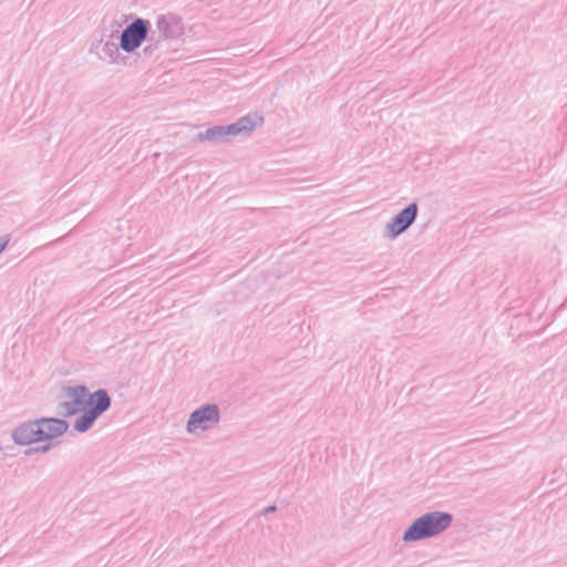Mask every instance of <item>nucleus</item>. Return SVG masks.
<instances>
[{
	"label": "nucleus",
	"instance_id": "nucleus-16",
	"mask_svg": "<svg viewBox=\"0 0 567 567\" xmlns=\"http://www.w3.org/2000/svg\"><path fill=\"white\" fill-rule=\"evenodd\" d=\"M277 511V507L275 505H270V506H267L265 507L261 512H260V515H268L270 513H275Z\"/></svg>",
	"mask_w": 567,
	"mask_h": 567
},
{
	"label": "nucleus",
	"instance_id": "nucleus-9",
	"mask_svg": "<svg viewBox=\"0 0 567 567\" xmlns=\"http://www.w3.org/2000/svg\"><path fill=\"white\" fill-rule=\"evenodd\" d=\"M111 396L105 389H99L93 393L89 392L85 399V410L100 417L111 408Z\"/></svg>",
	"mask_w": 567,
	"mask_h": 567
},
{
	"label": "nucleus",
	"instance_id": "nucleus-19",
	"mask_svg": "<svg viewBox=\"0 0 567 567\" xmlns=\"http://www.w3.org/2000/svg\"><path fill=\"white\" fill-rule=\"evenodd\" d=\"M559 478V476L557 477V480ZM556 481V477H553L550 478V483H554Z\"/></svg>",
	"mask_w": 567,
	"mask_h": 567
},
{
	"label": "nucleus",
	"instance_id": "nucleus-13",
	"mask_svg": "<svg viewBox=\"0 0 567 567\" xmlns=\"http://www.w3.org/2000/svg\"><path fill=\"white\" fill-rule=\"evenodd\" d=\"M120 43L116 44L113 41H105V43L102 47V51L100 53L101 59H109L111 63L118 62L120 53Z\"/></svg>",
	"mask_w": 567,
	"mask_h": 567
},
{
	"label": "nucleus",
	"instance_id": "nucleus-8",
	"mask_svg": "<svg viewBox=\"0 0 567 567\" xmlns=\"http://www.w3.org/2000/svg\"><path fill=\"white\" fill-rule=\"evenodd\" d=\"M37 420L27 421L19 424L11 433L12 441L20 446H27L32 443L41 442L40 433L37 431Z\"/></svg>",
	"mask_w": 567,
	"mask_h": 567
},
{
	"label": "nucleus",
	"instance_id": "nucleus-17",
	"mask_svg": "<svg viewBox=\"0 0 567 567\" xmlns=\"http://www.w3.org/2000/svg\"><path fill=\"white\" fill-rule=\"evenodd\" d=\"M32 450H33V447H29V449H27V450L24 451V454H25L27 456H31V455H33V454H38V453H37V451H32Z\"/></svg>",
	"mask_w": 567,
	"mask_h": 567
},
{
	"label": "nucleus",
	"instance_id": "nucleus-10",
	"mask_svg": "<svg viewBox=\"0 0 567 567\" xmlns=\"http://www.w3.org/2000/svg\"><path fill=\"white\" fill-rule=\"evenodd\" d=\"M264 122L262 116L257 113H250L245 116L239 117L236 122V126L239 128L241 135H249L257 125H260Z\"/></svg>",
	"mask_w": 567,
	"mask_h": 567
},
{
	"label": "nucleus",
	"instance_id": "nucleus-7",
	"mask_svg": "<svg viewBox=\"0 0 567 567\" xmlns=\"http://www.w3.org/2000/svg\"><path fill=\"white\" fill-rule=\"evenodd\" d=\"M156 27L164 39H178L184 33L183 21L173 13L161 14L156 19Z\"/></svg>",
	"mask_w": 567,
	"mask_h": 567
},
{
	"label": "nucleus",
	"instance_id": "nucleus-14",
	"mask_svg": "<svg viewBox=\"0 0 567 567\" xmlns=\"http://www.w3.org/2000/svg\"><path fill=\"white\" fill-rule=\"evenodd\" d=\"M223 128V136L224 142H229L233 137L237 135H241L239 132V128L236 126L235 123L228 124V125H221Z\"/></svg>",
	"mask_w": 567,
	"mask_h": 567
},
{
	"label": "nucleus",
	"instance_id": "nucleus-18",
	"mask_svg": "<svg viewBox=\"0 0 567 567\" xmlns=\"http://www.w3.org/2000/svg\"><path fill=\"white\" fill-rule=\"evenodd\" d=\"M155 48H156V45H153V44L147 45V47L144 48V52L145 53H151Z\"/></svg>",
	"mask_w": 567,
	"mask_h": 567
},
{
	"label": "nucleus",
	"instance_id": "nucleus-20",
	"mask_svg": "<svg viewBox=\"0 0 567 567\" xmlns=\"http://www.w3.org/2000/svg\"><path fill=\"white\" fill-rule=\"evenodd\" d=\"M2 450V447L0 446V451Z\"/></svg>",
	"mask_w": 567,
	"mask_h": 567
},
{
	"label": "nucleus",
	"instance_id": "nucleus-6",
	"mask_svg": "<svg viewBox=\"0 0 567 567\" xmlns=\"http://www.w3.org/2000/svg\"><path fill=\"white\" fill-rule=\"evenodd\" d=\"M37 423L39 426L37 431L40 433L41 442L59 437L69 429V423L58 417H40L37 419Z\"/></svg>",
	"mask_w": 567,
	"mask_h": 567
},
{
	"label": "nucleus",
	"instance_id": "nucleus-11",
	"mask_svg": "<svg viewBox=\"0 0 567 567\" xmlns=\"http://www.w3.org/2000/svg\"><path fill=\"white\" fill-rule=\"evenodd\" d=\"M196 141H199V142L207 141V142L214 143V144L225 143L221 125H215V126L208 127L204 132H199L196 135Z\"/></svg>",
	"mask_w": 567,
	"mask_h": 567
},
{
	"label": "nucleus",
	"instance_id": "nucleus-15",
	"mask_svg": "<svg viewBox=\"0 0 567 567\" xmlns=\"http://www.w3.org/2000/svg\"><path fill=\"white\" fill-rule=\"evenodd\" d=\"M52 446H53L52 443H48V444H43V445L33 447L32 451H37V453H47L52 449Z\"/></svg>",
	"mask_w": 567,
	"mask_h": 567
},
{
	"label": "nucleus",
	"instance_id": "nucleus-2",
	"mask_svg": "<svg viewBox=\"0 0 567 567\" xmlns=\"http://www.w3.org/2000/svg\"><path fill=\"white\" fill-rule=\"evenodd\" d=\"M151 22L143 18H135L121 32L120 48L126 53H132L148 39ZM153 40V37L150 38Z\"/></svg>",
	"mask_w": 567,
	"mask_h": 567
},
{
	"label": "nucleus",
	"instance_id": "nucleus-4",
	"mask_svg": "<svg viewBox=\"0 0 567 567\" xmlns=\"http://www.w3.org/2000/svg\"><path fill=\"white\" fill-rule=\"evenodd\" d=\"M87 395L89 389L85 385L66 386L63 390V396L66 400L58 404V414L69 417L84 411Z\"/></svg>",
	"mask_w": 567,
	"mask_h": 567
},
{
	"label": "nucleus",
	"instance_id": "nucleus-5",
	"mask_svg": "<svg viewBox=\"0 0 567 567\" xmlns=\"http://www.w3.org/2000/svg\"><path fill=\"white\" fill-rule=\"evenodd\" d=\"M417 203H410L386 224L384 236L389 239H395L402 235L414 224L417 218Z\"/></svg>",
	"mask_w": 567,
	"mask_h": 567
},
{
	"label": "nucleus",
	"instance_id": "nucleus-1",
	"mask_svg": "<svg viewBox=\"0 0 567 567\" xmlns=\"http://www.w3.org/2000/svg\"><path fill=\"white\" fill-rule=\"evenodd\" d=\"M453 522V515L447 512L433 511L415 518L404 530L402 539L405 543L419 542L435 537L445 532Z\"/></svg>",
	"mask_w": 567,
	"mask_h": 567
},
{
	"label": "nucleus",
	"instance_id": "nucleus-12",
	"mask_svg": "<svg viewBox=\"0 0 567 567\" xmlns=\"http://www.w3.org/2000/svg\"><path fill=\"white\" fill-rule=\"evenodd\" d=\"M99 417L89 411H82V414L74 421L73 429L79 433L89 431Z\"/></svg>",
	"mask_w": 567,
	"mask_h": 567
},
{
	"label": "nucleus",
	"instance_id": "nucleus-3",
	"mask_svg": "<svg viewBox=\"0 0 567 567\" xmlns=\"http://www.w3.org/2000/svg\"><path fill=\"white\" fill-rule=\"evenodd\" d=\"M220 422V409L216 403H206L195 409L186 423V431L190 434L197 431L206 432Z\"/></svg>",
	"mask_w": 567,
	"mask_h": 567
}]
</instances>
